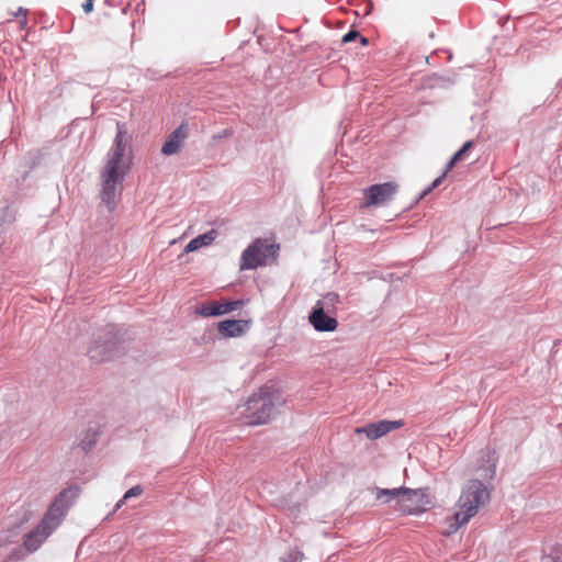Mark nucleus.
Segmentation results:
<instances>
[{"instance_id": "11", "label": "nucleus", "mask_w": 562, "mask_h": 562, "mask_svg": "<svg viewBox=\"0 0 562 562\" xmlns=\"http://www.w3.org/2000/svg\"><path fill=\"white\" fill-rule=\"evenodd\" d=\"M243 305V301L211 302L203 304L196 313L203 317L220 316L233 312Z\"/></svg>"}, {"instance_id": "15", "label": "nucleus", "mask_w": 562, "mask_h": 562, "mask_svg": "<svg viewBox=\"0 0 562 562\" xmlns=\"http://www.w3.org/2000/svg\"><path fill=\"white\" fill-rule=\"evenodd\" d=\"M473 140H468L463 144V146L452 156L450 161L447 165V171H450L456 164L463 160L464 155L473 147Z\"/></svg>"}, {"instance_id": "9", "label": "nucleus", "mask_w": 562, "mask_h": 562, "mask_svg": "<svg viewBox=\"0 0 562 562\" xmlns=\"http://www.w3.org/2000/svg\"><path fill=\"white\" fill-rule=\"evenodd\" d=\"M403 426L402 420H379L371 423L364 427L356 428V434H364L369 439H379L392 430L398 429Z\"/></svg>"}, {"instance_id": "10", "label": "nucleus", "mask_w": 562, "mask_h": 562, "mask_svg": "<svg viewBox=\"0 0 562 562\" xmlns=\"http://www.w3.org/2000/svg\"><path fill=\"white\" fill-rule=\"evenodd\" d=\"M117 352V342L113 339L104 340L102 342L93 341L88 349V355L91 360L97 362L111 360Z\"/></svg>"}, {"instance_id": "20", "label": "nucleus", "mask_w": 562, "mask_h": 562, "mask_svg": "<svg viewBox=\"0 0 562 562\" xmlns=\"http://www.w3.org/2000/svg\"><path fill=\"white\" fill-rule=\"evenodd\" d=\"M447 170L443 172V175L441 177H438L434 182H432V186L431 188L429 189V191L434 188H437L441 182H442V179L445 178V176L447 175Z\"/></svg>"}, {"instance_id": "6", "label": "nucleus", "mask_w": 562, "mask_h": 562, "mask_svg": "<svg viewBox=\"0 0 562 562\" xmlns=\"http://www.w3.org/2000/svg\"><path fill=\"white\" fill-rule=\"evenodd\" d=\"M339 303L337 293H327L318 300L310 313L308 321L316 331H334L338 327L333 316Z\"/></svg>"}, {"instance_id": "13", "label": "nucleus", "mask_w": 562, "mask_h": 562, "mask_svg": "<svg viewBox=\"0 0 562 562\" xmlns=\"http://www.w3.org/2000/svg\"><path fill=\"white\" fill-rule=\"evenodd\" d=\"M248 325L247 321L226 319L218 324V331L225 337H238L247 330Z\"/></svg>"}, {"instance_id": "7", "label": "nucleus", "mask_w": 562, "mask_h": 562, "mask_svg": "<svg viewBox=\"0 0 562 562\" xmlns=\"http://www.w3.org/2000/svg\"><path fill=\"white\" fill-rule=\"evenodd\" d=\"M279 245L268 239L258 238L254 240L244 251L240 258V270L256 269L266 266L269 261L277 259Z\"/></svg>"}, {"instance_id": "14", "label": "nucleus", "mask_w": 562, "mask_h": 562, "mask_svg": "<svg viewBox=\"0 0 562 562\" xmlns=\"http://www.w3.org/2000/svg\"><path fill=\"white\" fill-rule=\"evenodd\" d=\"M216 237H217V232L215 229H211L207 233L199 235L195 238H193L192 240H190L187 244L184 251L192 252V251L200 249L201 247L209 246L215 240Z\"/></svg>"}, {"instance_id": "5", "label": "nucleus", "mask_w": 562, "mask_h": 562, "mask_svg": "<svg viewBox=\"0 0 562 562\" xmlns=\"http://www.w3.org/2000/svg\"><path fill=\"white\" fill-rule=\"evenodd\" d=\"M278 397L262 387L258 393L252 394L246 403L244 411V423L250 426L263 425L271 420Z\"/></svg>"}, {"instance_id": "1", "label": "nucleus", "mask_w": 562, "mask_h": 562, "mask_svg": "<svg viewBox=\"0 0 562 562\" xmlns=\"http://www.w3.org/2000/svg\"><path fill=\"white\" fill-rule=\"evenodd\" d=\"M130 140L125 124L117 122L113 145L100 171V198L110 212H113L117 205L123 191V180L131 168L130 162L124 158Z\"/></svg>"}, {"instance_id": "17", "label": "nucleus", "mask_w": 562, "mask_h": 562, "mask_svg": "<svg viewBox=\"0 0 562 562\" xmlns=\"http://www.w3.org/2000/svg\"><path fill=\"white\" fill-rule=\"evenodd\" d=\"M359 36H360V33L358 31L351 30L342 36V43H349L351 41H355Z\"/></svg>"}, {"instance_id": "21", "label": "nucleus", "mask_w": 562, "mask_h": 562, "mask_svg": "<svg viewBox=\"0 0 562 562\" xmlns=\"http://www.w3.org/2000/svg\"><path fill=\"white\" fill-rule=\"evenodd\" d=\"M27 24H29L27 16H23V18L19 19V25H20L21 30L26 29Z\"/></svg>"}, {"instance_id": "3", "label": "nucleus", "mask_w": 562, "mask_h": 562, "mask_svg": "<svg viewBox=\"0 0 562 562\" xmlns=\"http://www.w3.org/2000/svg\"><path fill=\"white\" fill-rule=\"evenodd\" d=\"M488 499L490 493L481 481H469L462 488L456 504V512L452 516L453 522L450 525L449 533L456 532L465 525Z\"/></svg>"}, {"instance_id": "22", "label": "nucleus", "mask_w": 562, "mask_h": 562, "mask_svg": "<svg viewBox=\"0 0 562 562\" xmlns=\"http://www.w3.org/2000/svg\"><path fill=\"white\" fill-rule=\"evenodd\" d=\"M359 40H360V43L362 46H367L368 45V38L367 37H363V36H359Z\"/></svg>"}, {"instance_id": "4", "label": "nucleus", "mask_w": 562, "mask_h": 562, "mask_svg": "<svg viewBox=\"0 0 562 562\" xmlns=\"http://www.w3.org/2000/svg\"><path fill=\"white\" fill-rule=\"evenodd\" d=\"M375 496L382 499L383 496H390L396 501V509L404 515H419L432 506V496L427 490L400 488H375Z\"/></svg>"}, {"instance_id": "2", "label": "nucleus", "mask_w": 562, "mask_h": 562, "mask_svg": "<svg viewBox=\"0 0 562 562\" xmlns=\"http://www.w3.org/2000/svg\"><path fill=\"white\" fill-rule=\"evenodd\" d=\"M79 488H64L47 508L38 525L24 536L23 546L29 552H35L61 524L68 508L78 497Z\"/></svg>"}, {"instance_id": "19", "label": "nucleus", "mask_w": 562, "mask_h": 562, "mask_svg": "<svg viewBox=\"0 0 562 562\" xmlns=\"http://www.w3.org/2000/svg\"><path fill=\"white\" fill-rule=\"evenodd\" d=\"M12 14L14 18L20 19L23 16H27V10L21 7L18 9V11L13 12Z\"/></svg>"}, {"instance_id": "18", "label": "nucleus", "mask_w": 562, "mask_h": 562, "mask_svg": "<svg viewBox=\"0 0 562 562\" xmlns=\"http://www.w3.org/2000/svg\"><path fill=\"white\" fill-rule=\"evenodd\" d=\"M82 9L86 13H90L93 10V2L92 0H85L82 3Z\"/></svg>"}, {"instance_id": "16", "label": "nucleus", "mask_w": 562, "mask_h": 562, "mask_svg": "<svg viewBox=\"0 0 562 562\" xmlns=\"http://www.w3.org/2000/svg\"><path fill=\"white\" fill-rule=\"evenodd\" d=\"M143 493V488L139 486V485H136V486H133L132 488H130L124 497H123V501L124 499H127L130 497H135V496H139L140 494Z\"/></svg>"}, {"instance_id": "12", "label": "nucleus", "mask_w": 562, "mask_h": 562, "mask_svg": "<svg viewBox=\"0 0 562 562\" xmlns=\"http://www.w3.org/2000/svg\"><path fill=\"white\" fill-rule=\"evenodd\" d=\"M188 136V125L182 123L167 138L161 147V153L166 156L177 154Z\"/></svg>"}, {"instance_id": "8", "label": "nucleus", "mask_w": 562, "mask_h": 562, "mask_svg": "<svg viewBox=\"0 0 562 562\" xmlns=\"http://www.w3.org/2000/svg\"><path fill=\"white\" fill-rule=\"evenodd\" d=\"M398 190V184L395 182H385L373 184L363 190L362 209L370 206H378L387 203L392 200Z\"/></svg>"}]
</instances>
